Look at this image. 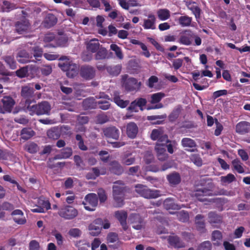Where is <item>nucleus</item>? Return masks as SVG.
<instances>
[{"label":"nucleus","instance_id":"1","mask_svg":"<svg viewBox=\"0 0 250 250\" xmlns=\"http://www.w3.org/2000/svg\"><path fill=\"white\" fill-rule=\"evenodd\" d=\"M32 102L33 101L27 100L25 101V104H24L26 110L29 112L31 116L49 115L50 110H51V106L47 101H42L38 103V104L31 105Z\"/></svg>","mask_w":250,"mask_h":250},{"label":"nucleus","instance_id":"2","mask_svg":"<svg viewBox=\"0 0 250 250\" xmlns=\"http://www.w3.org/2000/svg\"><path fill=\"white\" fill-rule=\"evenodd\" d=\"M60 61H63L59 62V67L62 70L66 72V76L69 78H73L78 74L80 69L78 65L69 60L68 57L62 56L60 58Z\"/></svg>","mask_w":250,"mask_h":250},{"label":"nucleus","instance_id":"3","mask_svg":"<svg viewBox=\"0 0 250 250\" xmlns=\"http://www.w3.org/2000/svg\"><path fill=\"white\" fill-rule=\"evenodd\" d=\"M21 17L15 23V32L19 35H21L27 32L30 29L31 23L29 20L27 19L28 14L24 10H21Z\"/></svg>","mask_w":250,"mask_h":250},{"label":"nucleus","instance_id":"4","mask_svg":"<svg viewBox=\"0 0 250 250\" xmlns=\"http://www.w3.org/2000/svg\"><path fill=\"white\" fill-rule=\"evenodd\" d=\"M136 193L146 199H156L160 196L157 190H151L142 184L135 186Z\"/></svg>","mask_w":250,"mask_h":250},{"label":"nucleus","instance_id":"5","mask_svg":"<svg viewBox=\"0 0 250 250\" xmlns=\"http://www.w3.org/2000/svg\"><path fill=\"white\" fill-rule=\"evenodd\" d=\"M127 75L123 76V83L122 86L124 87L125 91L130 92H137L140 89L141 86V82L137 81L136 78H128Z\"/></svg>","mask_w":250,"mask_h":250},{"label":"nucleus","instance_id":"6","mask_svg":"<svg viewBox=\"0 0 250 250\" xmlns=\"http://www.w3.org/2000/svg\"><path fill=\"white\" fill-rule=\"evenodd\" d=\"M58 214L65 220H71L78 215V210L69 205H65L60 208Z\"/></svg>","mask_w":250,"mask_h":250},{"label":"nucleus","instance_id":"7","mask_svg":"<svg viewBox=\"0 0 250 250\" xmlns=\"http://www.w3.org/2000/svg\"><path fill=\"white\" fill-rule=\"evenodd\" d=\"M98 204V198L95 193H89L84 197V201L83 202V205L84 209L88 211H94V208Z\"/></svg>","mask_w":250,"mask_h":250},{"label":"nucleus","instance_id":"8","mask_svg":"<svg viewBox=\"0 0 250 250\" xmlns=\"http://www.w3.org/2000/svg\"><path fill=\"white\" fill-rule=\"evenodd\" d=\"M78 73L82 78L86 81L92 80L95 77V69L94 67L89 65L85 64L81 66Z\"/></svg>","mask_w":250,"mask_h":250},{"label":"nucleus","instance_id":"9","mask_svg":"<svg viewBox=\"0 0 250 250\" xmlns=\"http://www.w3.org/2000/svg\"><path fill=\"white\" fill-rule=\"evenodd\" d=\"M209 185V188H202L201 189H196L194 192L193 196L197 199V200L200 201V202H204L207 200L205 197L212 196V183L210 182L208 183Z\"/></svg>","mask_w":250,"mask_h":250},{"label":"nucleus","instance_id":"10","mask_svg":"<svg viewBox=\"0 0 250 250\" xmlns=\"http://www.w3.org/2000/svg\"><path fill=\"white\" fill-rule=\"evenodd\" d=\"M104 138L111 139L114 140L119 139V130L114 126H110L104 127L102 129Z\"/></svg>","mask_w":250,"mask_h":250},{"label":"nucleus","instance_id":"11","mask_svg":"<svg viewBox=\"0 0 250 250\" xmlns=\"http://www.w3.org/2000/svg\"><path fill=\"white\" fill-rule=\"evenodd\" d=\"M33 56H31L28 52L24 49H22L16 55V60L17 62L21 64H26L30 62H36L38 61L36 60H32Z\"/></svg>","mask_w":250,"mask_h":250},{"label":"nucleus","instance_id":"12","mask_svg":"<svg viewBox=\"0 0 250 250\" xmlns=\"http://www.w3.org/2000/svg\"><path fill=\"white\" fill-rule=\"evenodd\" d=\"M107 173V169L105 167H94L91 168V171L87 173V180H95L100 175H104Z\"/></svg>","mask_w":250,"mask_h":250},{"label":"nucleus","instance_id":"13","mask_svg":"<svg viewBox=\"0 0 250 250\" xmlns=\"http://www.w3.org/2000/svg\"><path fill=\"white\" fill-rule=\"evenodd\" d=\"M33 92L34 90L32 88V83L21 87V96L22 98L25 99V101H33Z\"/></svg>","mask_w":250,"mask_h":250},{"label":"nucleus","instance_id":"14","mask_svg":"<svg viewBox=\"0 0 250 250\" xmlns=\"http://www.w3.org/2000/svg\"><path fill=\"white\" fill-rule=\"evenodd\" d=\"M115 218L119 221L120 225L122 227V229L124 230H127L128 226L126 225V218H127V213L125 210H118L115 212Z\"/></svg>","mask_w":250,"mask_h":250},{"label":"nucleus","instance_id":"15","mask_svg":"<svg viewBox=\"0 0 250 250\" xmlns=\"http://www.w3.org/2000/svg\"><path fill=\"white\" fill-rule=\"evenodd\" d=\"M108 170L111 174L120 176L124 173V168L120 164L119 162L116 160H113L109 162V168Z\"/></svg>","mask_w":250,"mask_h":250},{"label":"nucleus","instance_id":"16","mask_svg":"<svg viewBox=\"0 0 250 250\" xmlns=\"http://www.w3.org/2000/svg\"><path fill=\"white\" fill-rule=\"evenodd\" d=\"M250 132V123L247 121L240 122L235 125V132L238 134L245 135Z\"/></svg>","mask_w":250,"mask_h":250},{"label":"nucleus","instance_id":"17","mask_svg":"<svg viewBox=\"0 0 250 250\" xmlns=\"http://www.w3.org/2000/svg\"><path fill=\"white\" fill-rule=\"evenodd\" d=\"M113 196H124L125 187L124 182L121 180L114 182L112 187Z\"/></svg>","mask_w":250,"mask_h":250},{"label":"nucleus","instance_id":"18","mask_svg":"<svg viewBox=\"0 0 250 250\" xmlns=\"http://www.w3.org/2000/svg\"><path fill=\"white\" fill-rule=\"evenodd\" d=\"M130 223L133 224L132 228L136 230H140L142 228L143 219L138 213H133L129 216Z\"/></svg>","mask_w":250,"mask_h":250},{"label":"nucleus","instance_id":"19","mask_svg":"<svg viewBox=\"0 0 250 250\" xmlns=\"http://www.w3.org/2000/svg\"><path fill=\"white\" fill-rule=\"evenodd\" d=\"M11 215L13 216V220H14L15 223L20 225H23L26 223V219L23 215V212L21 210L19 209H15L12 211Z\"/></svg>","mask_w":250,"mask_h":250},{"label":"nucleus","instance_id":"20","mask_svg":"<svg viewBox=\"0 0 250 250\" xmlns=\"http://www.w3.org/2000/svg\"><path fill=\"white\" fill-rule=\"evenodd\" d=\"M119 92L115 91L113 92L112 100L110 101L114 102L117 105L122 108H125L129 104L128 100H123L120 98Z\"/></svg>","mask_w":250,"mask_h":250},{"label":"nucleus","instance_id":"21","mask_svg":"<svg viewBox=\"0 0 250 250\" xmlns=\"http://www.w3.org/2000/svg\"><path fill=\"white\" fill-rule=\"evenodd\" d=\"M168 243L171 246L177 249L184 248L185 247V242L176 235L169 236Z\"/></svg>","mask_w":250,"mask_h":250},{"label":"nucleus","instance_id":"22","mask_svg":"<svg viewBox=\"0 0 250 250\" xmlns=\"http://www.w3.org/2000/svg\"><path fill=\"white\" fill-rule=\"evenodd\" d=\"M57 22V18L55 17V15L52 13H48L45 17L44 21L42 22L44 27L48 29L55 26Z\"/></svg>","mask_w":250,"mask_h":250},{"label":"nucleus","instance_id":"23","mask_svg":"<svg viewBox=\"0 0 250 250\" xmlns=\"http://www.w3.org/2000/svg\"><path fill=\"white\" fill-rule=\"evenodd\" d=\"M137 126L136 123L134 122H129L127 124L126 126V133L128 136V138L134 139L136 138V134H137Z\"/></svg>","mask_w":250,"mask_h":250},{"label":"nucleus","instance_id":"24","mask_svg":"<svg viewBox=\"0 0 250 250\" xmlns=\"http://www.w3.org/2000/svg\"><path fill=\"white\" fill-rule=\"evenodd\" d=\"M85 45H86L87 51L91 53H94L101 48L100 43L96 39H93L88 41Z\"/></svg>","mask_w":250,"mask_h":250},{"label":"nucleus","instance_id":"25","mask_svg":"<svg viewBox=\"0 0 250 250\" xmlns=\"http://www.w3.org/2000/svg\"><path fill=\"white\" fill-rule=\"evenodd\" d=\"M155 22H156L155 16L152 14H149L148 15V19L144 20L143 27L146 30H154L156 28L155 27Z\"/></svg>","mask_w":250,"mask_h":250},{"label":"nucleus","instance_id":"26","mask_svg":"<svg viewBox=\"0 0 250 250\" xmlns=\"http://www.w3.org/2000/svg\"><path fill=\"white\" fill-rule=\"evenodd\" d=\"M1 103H2V106H4L7 112L10 113L11 109L13 107L15 102L12 98L9 96H4L1 99Z\"/></svg>","mask_w":250,"mask_h":250},{"label":"nucleus","instance_id":"27","mask_svg":"<svg viewBox=\"0 0 250 250\" xmlns=\"http://www.w3.org/2000/svg\"><path fill=\"white\" fill-rule=\"evenodd\" d=\"M196 4V3L195 1H190L188 3L187 6H188V10L191 11V12H192V14H193L194 16H195V18H196V20H198L200 19L201 9L198 6L194 5V4Z\"/></svg>","mask_w":250,"mask_h":250},{"label":"nucleus","instance_id":"28","mask_svg":"<svg viewBox=\"0 0 250 250\" xmlns=\"http://www.w3.org/2000/svg\"><path fill=\"white\" fill-rule=\"evenodd\" d=\"M167 179L172 186H176L181 182V177L177 172L169 174L167 176Z\"/></svg>","mask_w":250,"mask_h":250},{"label":"nucleus","instance_id":"29","mask_svg":"<svg viewBox=\"0 0 250 250\" xmlns=\"http://www.w3.org/2000/svg\"><path fill=\"white\" fill-rule=\"evenodd\" d=\"M23 150L30 154H35L38 152L39 146L36 143L33 142H29L24 144Z\"/></svg>","mask_w":250,"mask_h":250},{"label":"nucleus","instance_id":"30","mask_svg":"<svg viewBox=\"0 0 250 250\" xmlns=\"http://www.w3.org/2000/svg\"><path fill=\"white\" fill-rule=\"evenodd\" d=\"M164 208L167 210L173 209V210H178L181 208L179 205L174 203L173 199L167 198L164 201Z\"/></svg>","mask_w":250,"mask_h":250},{"label":"nucleus","instance_id":"31","mask_svg":"<svg viewBox=\"0 0 250 250\" xmlns=\"http://www.w3.org/2000/svg\"><path fill=\"white\" fill-rule=\"evenodd\" d=\"M1 59L5 62L6 65L8 66L9 68L12 70H15L16 67H17V64H16L14 56L13 55H7L2 57Z\"/></svg>","mask_w":250,"mask_h":250},{"label":"nucleus","instance_id":"32","mask_svg":"<svg viewBox=\"0 0 250 250\" xmlns=\"http://www.w3.org/2000/svg\"><path fill=\"white\" fill-rule=\"evenodd\" d=\"M204 216L201 214L196 215L195 217V224H196V228L197 230L203 232L205 230V223L203 219Z\"/></svg>","mask_w":250,"mask_h":250},{"label":"nucleus","instance_id":"33","mask_svg":"<svg viewBox=\"0 0 250 250\" xmlns=\"http://www.w3.org/2000/svg\"><path fill=\"white\" fill-rule=\"evenodd\" d=\"M97 102L93 98H88L83 101V106L85 109H95L96 108Z\"/></svg>","mask_w":250,"mask_h":250},{"label":"nucleus","instance_id":"34","mask_svg":"<svg viewBox=\"0 0 250 250\" xmlns=\"http://www.w3.org/2000/svg\"><path fill=\"white\" fill-rule=\"evenodd\" d=\"M21 139L28 140L34 135V131L31 128H23L21 130Z\"/></svg>","mask_w":250,"mask_h":250},{"label":"nucleus","instance_id":"35","mask_svg":"<svg viewBox=\"0 0 250 250\" xmlns=\"http://www.w3.org/2000/svg\"><path fill=\"white\" fill-rule=\"evenodd\" d=\"M193 33V32L190 31H188V34L185 35H182L180 37V39H179V42L180 43L185 45H189L191 44V42L192 41V39H194V37H191V34Z\"/></svg>","mask_w":250,"mask_h":250},{"label":"nucleus","instance_id":"36","mask_svg":"<svg viewBox=\"0 0 250 250\" xmlns=\"http://www.w3.org/2000/svg\"><path fill=\"white\" fill-rule=\"evenodd\" d=\"M2 4H3V6L1 7V11L2 12L9 13L13 10L17 9V6L15 3H11L6 0L2 1Z\"/></svg>","mask_w":250,"mask_h":250},{"label":"nucleus","instance_id":"37","mask_svg":"<svg viewBox=\"0 0 250 250\" xmlns=\"http://www.w3.org/2000/svg\"><path fill=\"white\" fill-rule=\"evenodd\" d=\"M95 53H96V56H95L96 60H104L109 58L107 50L104 47H101Z\"/></svg>","mask_w":250,"mask_h":250},{"label":"nucleus","instance_id":"38","mask_svg":"<svg viewBox=\"0 0 250 250\" xmlns=\"http://www.w3.org/2000/svg\"><path fill=\"white\" fill-rule=\"evenodd\" d=\"M222 239V234L218 230H214L211 233V241L213 242V245L218 246L220 245V242Z\"/></svg>","mask_w":250,"mask_h":250},{"label":"nucleus","instance_id":"39","mask_svg":"<svg viewBox=\"0 0 250 250\" xmlns=\"http://www.w3.org/2000/svg\"><path fill=\"white\" fill-rule=\"evenodd\" d=\"M181 146L183 147L193 148L196 147V144L194 140L191 138H184L181 140Z\"/></svg>","mask_w":250,"mask_h":250},{"label":"nucleus","instance_id":"40","mask_svg":"<svg viewBox=\"0 0 250 250\" xmlns=\"http://www.w3.org/2000/svg\"><path fill=\"white\" fill-rule=\"evenodd\" d=\"M104 70H106L109 75L113 76H117L119 75L120 72H121V65L107 66V67L104 69Z\"/></svg>","mask_w":250,"mask_h":250},{"label":"nucleus","instance_id":"41","mask_svg":"<svg viewBox=\"0 0 250 250\" xmlns=\"http://www.w3.org/2000/svg\"><path fill=\"white\" fill-rule=\"evenodd\" d=\"M180 113H181V105H179L168 115L169 122L171 123L175 122L177 119L178 117H179Z\"/></svg>","mask_w":250,"mask_h":250},{"label":"nucleus","instance_id":"42","mask_svg":"<svg viewBox=\"0 0 250 250\" xmlns=\"http://www.w3.org/2000/svg\"><path fill=\"white\" fill-rule=\"evenodd\" d=\"M192 18L188 16H182L178 18V23L182 27H188L191 25Z\"/></svg>","mask_w":250,"mask_h":250},{"label":"nucleus","instance_id":"43","mask_svg":"<svg viewBox=\"0 0 250 250\" xmlns=\"http://www.w3.org/2000/svg\"><path fill=\"white\" fill-rule=\"evenodd\" d=\"M157 17L162 21H165L169 18V11L167 9H160L157 10Z\"/></svg>","mask_w":250,"mask_h":250},{"label":"nucleus","instance_id":"44","mask_svg":"<svg viewBox=\"0 0 250 250\" xmlns=\"http://www.w3.org/2000/svg\"><path fill=\"white\" fill-rule=\"evenodd\" d=\"M31 51H33L34 53H33V57L35 58V60H37V61H40L41 60V58L43 55L42 53V49L38 47V46H35L32 47L31 49Z\"/></svg>","mask_w":250,"mask_h":250},{"label":"nucleus","instance_id":"45","mask_svg":"<svg viewBox=\"0 0 250 250\" xmlns=\"http://www.w3.org/2000/svg\"><path fill=\"white\" fill-rule=\"evenodd\" d=\"M47 135L48 138L56 140L60 137V132L58 129L53 128L47 130Z\"/></svg>","mask_w":250,"mask_h":250},{"label":"nucleus","instance_id":"46","mask_svg":"<svg viewBox=\"0 0 250 250\" xmlns=\"http://www.w3.org/2000/svg\"><path fill=\"white\" fill-rule=\"evenodd\" d=\"M164 96H165V95L162 92H157L152 94L151 95V104H156L159 103Z\"/></svg>","mask_w":250,"mask_h":250},{"label":"nucleus","instance_id":"47","mask_svg":"<svg viewBox=\"0 0 250 250\" xmlns=\"http://www.w3.org/2000/svg\"><path fill=\"white\" fill-rule=\"evenodd\" d=\"M102 229V226H94L93 225H89L88 226V229L90 231V235L96 236L101 232Z\"/></svg>","mask_w":250,"mask_h":250},{"label":"nucleus","instance_id":"48","mask_svg":"<svg viewBox=\"0 0 250 250\" xmlns=\"http://www.w3.org/2000/svg\"><path fill=\"white\" fill-rule=\"evenodd\" d=\"M208 218H209L210 223L217 224L221 222V217L214 212L209 213Z\"/></svg>","mask_w":250,"mask_h":250},{"label":"nucleus","instance_id":"49","mask_svg":"<svg viewBox=\"0 0 250 250\" xmlns=\"http://www.w3.org/2000/svg\"><path fill=\"white\" fill-rule=\"evenodd\" d=\"M110 49L115 52V54H116L117 58H119L120 60L123 59L124 56L123 55L122 50L119 46L116 44L112 43L110 44Z\"/></svg>","mask_w":250,"mask_h":250},{"label":"nucleus","instance_id":"50","mask_svg":"<svg viewBox=\"0 0 250 250\" xmlns=\"http://www.w3.org/2000/svg\"><path fill=\"white\" fill-rule=\"evenodd\" d=\"M232 165H233V169L236 170L238 173L242 174L244 172L242 164L238 159H235L232 161Z\"/></svg>","mask_w":250,"mask_h":250},{"label":"nucleus","instance_id":"51","mask_svg":"<svg viewBox=\"0 0 250 250\" xmlns=\"http://www.w3.org/2000/svg\"><path fill=\"white\" fill-rule=\"evenodd\" d=\"M190 161L193 163L194 165L196 166L200 167L202 166V159L199 154H193L189 157Z\"/></svg>","mask_w":250,"mask_h":250},{"label":"nucleus","instance_id":"52","mask_svg":"<svg viewBox=\"0 0 250 250\" xmlns=\"http://www.w3.org/2000/svg\"><path fill=\"white\" fill-rule=\"evenodd\" d=\"M130 104L137 105L138 107L140 108V109L142 110V108L145 106L146 104V100L145 98H138L136 99L135 100L131 102Z\"/></svg>","mask_w":250,"mask_h":250},{"label":"nucleus","instance_id":"53","mask_svg":"<svg viewBox=\"0 0 250 250\" xmlns=\"http://www.w3.org/2000/svg\"><path fill=\"white\" fill-rule=\"evenodd\" d=\"M75 247L78 248V250H87L89 248V243L84 240H80L76 242Z\"/></svg>","mask_w":250,"mask_h":250},{"label":"nucleus","instance_id":"54","mask_svg":"<svg viewBox=\"0 0 250 250\" xmlns=\"http://www.w3.org/2000/svg\"><path fill=\"white\" fill-rule=\"evenodd\" d=\"M15 74H16L17 77L21 78L27 77V74H28V66L23 67L16 70V71H15Z\"/></svg>","mask_w":250,"mask_h":250},{"label":"nucleus","instance_id":"55","mask_svg":"<svg viewBox=\"0 0 250 250\" xmlns=\"http://www.w3.org/2000/svg\"><path fill=\"white\" fill-rule=\"evenodd\" d=\"M235 181V177L233 174L229 173L226 176L221 177V182L224 184H229Z\"/></svg>","mask_w":250,"mask_h":250},{"label":"nucleus","instance_id":"56","mask_svg":"<svg viewBox=\"0 0 250 250\" xmlns=\"http://www.w3.org/2000/svg\"><path fill=\"white\" fill-rule=\"evenodd\" d=\"M113 199L116 203L115 207L121 208L124 205V195H113Z\"/></svg>","mask_w":250,"mask_h":250},{"label":"nucleus","instance_id":"57","mask_svg":"<svg viewBox=\"0 0 250 250\" xmlns=\"http://www.w3.org/2000/svg\"><path fill=\"white\" fill-rule=\"evenodd\" d=\"M148 39V41L150 42V43L155 47V49L156 50L161 51V52H164V48H163V47H162V45L160 44L159 42H158L156 40H155L154 39L149 37L147 38Z\"/></svg>","mask_w":250,"mask_h":250},{"label":"nucleus","instance_id":"58","mask_svg":"<svg viewBox=\"0 0 250 250\" xmlns=\"http://www.w3.org/2000/svg\"><path fill=\"white\" fill-rule=\"evenodd\" d=\"M40 72L43 76H47L52 73V66L50 65H44L40 67Z\"/></svg>","mask_w":250,"mask_h":250},{"label":"nucleus","instance_id":"59","mask_svg":"<svg viewBox=\"0 0 250 250\" xmlns=\"http://www.w3.org/2000/svg\"><path fill=\"white\" fill-rule=\"evenodd\" d=\"M38 204L39 206L36 207H43L46 208V210H48L51 208V205L47 200L42 199L40 198L38 199Z\"/></svg>","mask_w":250,"mask_h":250},{"label":"nucleus","instance_id":"60","mask_svg":"<svg viewBox=\"0 0 250 250\" xmlns=\"http://www.w3.org/2000/svg\"><path fill=\"white\" fill-rule=\"evenodd\" d=\"M156 140H157V143H156V145L155 146L161 145L164 146L165 145L170 144V142L168 140L167 135H164V136L157 139Z\"/></svg>","mask_w":250,"mask_h":250},{"label":"nucleus","instance_id":"61","mask_svg":"<svg viewBox=\"0 0 250 250\" xmlns=\"http://www.w3.org/2000/svg\"><path fill=\"white\" fill-rule=\"evenodd\" d=\"M177 218H178L179 221L182 222H186L189 220L188 213L185 211L178 212V213H177Z\"/></svg>","mask_w":250,"mask_h":250},{"label":"nucleus","instance_id":"62","mask_svg":"<svg viewBox=\"0 0 250 250\" xmlns=\"http://www.w3.org/2000/svg\"><path fill=\"white\" fill-rule=\"evenodd\" d=\"M0 209L5 210V211H14V206L11 203H9L7 202H4L2 204H0Z\"/></svg>","mask_w":250,"mask_h":250},{"label":"nucleus","instance_id":"63","mask_svg":"<svg viewBox=\"0 0 250 250\" xmlns=\"http://www.w3.org/2000/svg\"><path fill=\"white\" fill-rule=\"evenodd\" d=\"M97 198L99 199V202L101 203H104L106 199H107V196H106V194H105V191L102 188L98 189L97 190Z\"/></svg>","mask_w":250,"mask_h":250},{"label":"nucleus","instance_id":"64","mask_svg":"<svg viewBox=\"0 0 250 250\" xmlns=\"http://www.w3.org/2000/svg\"><path fill=\"white\" fill-rule=\"evenodd\" d=\"M197 250H211V243L208 241H205L199 245Z\"/></svg>","mask_w":250,"mask_h":250}]
</instances>
